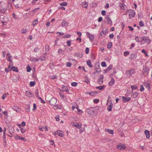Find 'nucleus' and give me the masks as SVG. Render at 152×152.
Segmentation results:
<instances>
[{"mask_svg":"<svg viewBox=\"0 0 152 152\" xmlns=\"http://www.w3.org/2000/svg\"><path fill=\"white\" fill-rule=\"evenodd\" d=\"M12 79L13 81L15 82H16L19 80L18 77L16 76L13 77Z\"/></svg>","mask_w":152,"mask_h":152,"instance_id":"nucleus-7","label":"nucleus"},{"mask_svg":"<svg viewBox=\"0 0 152 152\" xmlns=\"http://www.w3.org/2000/svg\"><path fill=\"white\" fill-rule=\"evenodd\" d=\"M145 132L146 137L148 138H149L150 136L149 132L148 130H146Z\"/></svg>","mask_w":152,"mask_h":152,"instance_id":"nucleus-9","label":"nucleus"},{"mask_svg":"<svg viewBox=\"0 0 152 152\" xmlns=\"http://www.w3.org/2000/svg\"><path fill=\"white\" fill-rule=\"evenodd\" d=\"M67 4V3H66V2H64L61 3L60 4V6H66Z\"/></svg>","mask_w":152,"mask_h":152,"instance_id":"nucleus-21","label":"nucleus"},{"mask_svg":"<svg viewBox=\"0 0 152 152\" xmlns=\"http://www.w3.org/2000/svg\"><path fill=\"white\" fill-rule=\"evenodd\" d=\"M45 48L46 49H47V50H49V46L46 45L45 46Z\"/></svg>","mask_w":152,"mask_h":152,"instance_id":"nucleus-54","label":"nucleus"},{"mask_svg":"<svg viewBox=\"0 0 152 152\" xmlns=\"http://www.w3.org/2000/svg\"><path fill=\"white\" fill-rule=\"evenodd\" d=\"M18 125L19 126V127L20 129V130L21 131V132L22 133H24L25 132V129H23V128H21V124H18Z\"/></svg>","mask_w":152,"mask_h":152,"instance_id":"nucleus-14","label":"nucleus"},{"mask_svg":"<svg viewBox=\"0 0 152 152\" xmlns=\"http://www.w3.org/2000/svg\"><path fill=\"white\" fill-rule=\"evenodd\" d=\"M50 22H47L46 23V25L47 26H50Z\"/></svg>","mask_w":152,"mask_h":152,"instance_id":"nucleus-61","label":"nucleus"},{"mask_svg":"<svg viewBox=\"0 0 152 152\" xmlns=\"http://www.w3.org/2000/svg\"><path fill=\"white\" fill-rule=\"evenodd\" d=\"M12 15L13 18H14L15 19H18V18L14 13H12Z\"/></svg>","mask_w":152,"mask_h":152,"instance_id":"nucleus-24","label":"nucleus"},{"mask_svg":"<svg viewBox=\"0 0 152 152\" xmlns=\"http://www.w3.org/2000/svg\"><path fill=\"white\" fill-rule=\"evenodd\" d=\"M4 129L3 131V135H5V133L6 132V128H4Z\"/></svg>","mask_w":152,"mask_h":152,"instance_id":"nucleus-49","label":"nucleus"},{"mask_svg":"<svg viewBox=\"0 0 152 152\" xmlns=\"http://www.w3.org/2000/svg\"><path fill=\"white\" fill-rule=\"evenodd\" d=\"M15 7L16 8H19V6L18 4H17L16 5H15Z\"/></svg>","mask_w":152,"mask_h":152,"instance_id":"nucleus-64","label":"nucleus"},{"mask_svg":"<svg viewBox=\"0 0 152 152\" xmlns=\"http://www.w3.org/2000/svg\"><path fill=\"white\" fill-rule=\"evenodd\" d=\"M108 132L109 133H110L111 134H113V131L111 129H108Z\"/></svg>","mask_w":152,"mask_h":152,"instance_id":"nucleus-29","label":"nucleus"},{"mask_svg":"<svg viewBox=\"0 0 152 152\" xmlns=\"http://www.w3.org/2000/svg\"><path fill=\"white\" fill-rule=\"evenodd\" d=\"M20 136H18V135H17L15 136V139L16 140H19L20 139Z\"/></svg>","mask_w":152,"mask_h":152,"instance_id":"nucleus-35","label":"nucleus"},{"mask_svg":"<svg viewBox=\"0 0 152 152\" xmlns=\"http://www.w3.org/2000/svg\"><path fill=\"white\" fill-rule=\"evenodd\" d=\"M0 12L3 13V14H4L5 13V12L6 11V10L5 9H1L0 10Z\"/></svg>","mask_w":152,"mask_h":152,"instance_id":"nucleus-23","label":"nucleus"},{"mask_svg":"<svg viewBox=\"0 0 152 152\" xmlns=\"http://www.w3.org/2000/svg\"><path fill=\"white\" fill-rule=\"evenodd\" d=\"M37 108L36 105L35 104H34V108L33 109L35 110Z\"/></svg>","mask_w":152,"mask_h":152,"instance_id":"nucleus-52","label":"nucleus"},{"mask_svg":"<svg viewBox=\"0 0 152 152\" xmlns=\"http://www.w3.org/2000/svg\"><path fill=\"white\" fill-rule=\"evenodd\" d=\"M77 34L79 35L80 37L81 36V34L80 32H77Z\"/></svg>","mask_w":152,"mask_h":152,"instance_id":"nucleus-60","label":"nucleus"},{"mask_svg":"<svg viewBox=\"0 0 152 152\" xmlns=\"http://www.w3.org/2000/svg\"><path fill=\"white\" fill-rule=\"evenodd\" d=\"M7 7L9 8V10H11L12 9V4L11 3H9L7 4Z\"/></svg>","mask_w":152,"mask_h":152,"instance_id":"nucleus-16","label":"nucleus"},{"mask_svg":"<svg viewBox=\"0 0 152 152\" xmlns=\"http://www.w3.org/2000/svg\"><path fill=\"white\" fill-rule=\"evenodd\" d=\"M11 68H10V65H9L8 67L7 68H6L5 69V71L6 72H9L10 71H11Z\"/></svg>","mask_w":152,"mask_h":152,"instance_id":"nucleus-12","label":"nucleus"},{"mask_svg":"<svg viewBox=\"0 0 152 152\" xmlns=\"http://www.w3.org/2000/svg\"><path fill=\"white\" fill-rule=\"evenodd\" d=\"M59 118V115H57L55 117V118L57 121H58L60 120Z\"/></svg>","mask_w":152,"mask_h":152,"instance_id":"nucleus-28","label":"nucleus"},{"mask_svg":"<svg viewBox=\"0 0 152 152\" xmlns=\"http://www.w3.org/2000/svg\"><path fill=\"white\" fill-rule=\"evenodd\" d=\"M103 75H101L99 79V84H101L103 82Z\"/></svg>","mask_w":152,"mask_h":152,"instance_id":"nucleus-5","label":"nucleus"},{"mask_svg":"<svg viewBox=\"0 0 152 152\" xmlns=\"http://www.w3.org/2000/svg\"><path fill=\"white\" fill-rule=\"evenodd\" d=\"M7 21H6L5 20H4V21H1V23H2V24H3V26H4L5 25V23H7Z\"/></svg>","mask_w":152,"mask_h":152,"instance_id":"nucleus-39","label":"nucleus"},{"mask_svg":"<svg viewBox=\"0 0 152 152\" xmlns=\"http://www.w3.org/2000/svg\"><path fill=\"white\" fill-rule=\"evenodd\" d=\"M62 90L63 91H64L66 92L69 91V90L67 88V87L65 86H63L62 87Z\"/></svg>","mask_w":152,"mask_h":152,"instance_id":"nucleus-10","label":"nucleus"},{"mask_svg":"<svg viewBox=\"0 0 152 152\" xmlns=\"http://www.w3.org/2000/svg\"><path fill=\"white\" fill-rule=\"evenodd\" d=\"M71 65V64L70 62H68L66 64V66H70Z\"/></svg>","mask_w":152,"mask_h":152,"instance_id":"nucleus-43","label":"nucleus"},{"mask_svg":"<svg viewBox=\"0 0 152 152\" xmlns=\"http://www.w3.org/2000/svg\"><path fill=\"white\" fill-rule=\"evenodd\" d=\"M70 35L68 34V35H66L64 36V38H68L70 37Z\"/></svg>","mask_w":152,"mask_h":152,"instance_id":"nucleus-36","label":"nucleus"},{"mask_svg":"<svg viewBox=\"0 0 152 152\" xmlns=\"http://www.w3.org/2000/svg\"><path fill=\"white\" fill-rule=\"evenodd\" d=\"M99 100L98 99H94V103H97L99 102Z\"/></svg>","mask_w":152,"mask_h":152,"instance_id":"nucleus-31","label":"nucleus"},{"mask_svg":"<svg viewBox=\"0 0 152 152\" xmlns=\"http://www.w3.org/2000/svg\"><path fill=\"white\" fill-rule=\"evenodd\" d=\"M129 54V52L128 51H125L124 52V54L125 56H126Z\"/></svg>","mask_w":152,"mask_h":152,"instance_id":"nucleus-33","label":"nucleus"},{"mask_svg":"<svg viewBox=\"0 0 152 152\" xmlns=\"http://www.w3.org/2000/svg\"><path fill=\"white\" fill-rule=\"evenodd\" d=\"M142 52L145 54H146V51L144 49L142 50Z\"/></svg>","mask_w":152,"mask_h":152,"instance_id":"nucleus-57","label":"nucleus"},{"mask_svg":"<svg viewBox=\"0 0 152 152\" xmlns=\"http://www.w3.org/2000/svg\"><path fill=\"white\" fill-rule=\"evenodd\" d=\"M139 25L141 26H144V24L143 23V22L142 21H140V22Z\"/></svg>","mask_w":152,"mask_h":152,"instance_id":"nucleus-37","label":"nucleus"},{"mask_svg":"<svg viewBox=\"0 0 152 152\" xmlns=\"http://www.w3.org/2000/svg\"><path fill=\"white\" fill-rule=\"evenodd\" d=\"M6 137L5 136V135H3V140H6Z\"/></svg>","mask_w":152,"mask_h":152,"instance_id":"nucleus-56","label":"nucleus"},{"mask_svg":"<svg viewBox=\"0 0 152 152\" xmlns=\"http://www.w3.org/2000/svg\"><path fill=\"white\" fill-rule=\"evenodd\" d=\"M108 7H109V4H107L106 5V6H105V8H108Z\"/></svg>","mask_w":152,"mask_h":152,"instance_id":"nucleus-62","label":"nucleus"},{"mask_svg":"<svg viewBox=\"0 0 152 152\" xmlns=\"http://www.w3.org/2000/svg\"><path fill=\"white\" fill-rule=\"evenodd\" d=\"M0 17L2 19H3V20H4V19H5V17H4V16H3V15H1L0 16Z\"/></svg>","mask_w":152,"mask_h":152,"instance_id":"nucleus-48","label":"nucleus"},{"mask_svg":"<svg viewBox=\"0 0 152 152\" xmlns=\"http://www.w3.org/2000/svg\"><path fill=\"white\" fill-rule=\"evenodd\" d=\"M112 46V44L111 42H109L107 45V48L109 49Z\"/></svg>","mask_w":152,"mask_h":152,"instance_id":"nucleus-18","label":"nucleus"},{"mask_svg":"<svg viewBox=\"0 0 152 152\" xmlns=\"http://www.w3.org/2000/svg\"><path fill=\"white\" fill-rule=\"evenodd\" d=\"M104 88V86L103 85L102 86H98L96 87L97 89H99V90H101Z\"/></svg>","mask_w":152,"mask_h":152,"instance_id":"nucleus-15","label":"nucleus"},{"mask_svg":"<svg viewBox=\"0 0 152 152\" xmlns=\"http://www.w3.org/2000/svg\"><path fill=\"white\" fill-rule=\"evenodd\" d=\"M14 129L13 128H12L10 129L9 132L11 135H12V134L14 133Z\"/></svg>","mask_w":152,"mask_h":152,"instance_id":"nucleus-13","label":"nucleus"},{"mask_svg":"<svg viewBox=\"0 0 152 152\" xmlns=\"http://www.w3.org/2000/svg\"><path fill=\"white\" fill-rule=\"evenodd\" d=\"M87 64L88 65L91 67H92V65L91 64V61L90 60H88V61H87Z\"/></svg>","mask_w":152,"mask_h":152,"instance_id":"nucleus-19","label":"nucleus"},{"mask_svg":"<svg viewBox=\"0 0 152 152\" xmlns=\"http://www.w3.org/2000/svg\"><path fill=\"white\" fill-rule=\"evenodd\" d=\"M23 17L25 19H27L28 17V14L27 13H25L23 14Z\"/></svg>","mask_w":152,"mask_h":152,"instance_id":"nucleus-17","label":"nucleus"},{"mask_svg":"<svg viewBox=\"0 0 152 152\" xmlns=\"http://www.w3.org/2000/svg\"><path fill=\"white\" fill-rule=\"evenodd\" d=\"M49 102L50 104L53 105L56 103L57 100L56 99L54 98H52L50 99Z\"/></svg>","mask_w":152,"mask_h":152,"instance_id":"nucleus-3","label":"nucleus"},{"mask_svg":"<svg viewBox=\"0 0 152 152\" xmlns=\"http://www.w3.org/2000/svg\"><path fill=\"white\" fill-rule=\"evenodd\" d=\"M35 82L34 81L31 82L30 83V85L31 86H34L35 84Z\"/></svg>","mask_w":152,"mask_h":152,"instance_id":"nucleus-20","label":"nucleus"},{"mask_svg":"<svg viewBox=\"0 0 152 152\" xmlns=\"http://www.w3.org/2000/svg\"><path fill=\"white\" fill-rule=\"evenodd\" d=\"M131 88L132 89H136L137 88L136 86H132Z\"/></svg>","mask_w":152,"mask_h":152,"instance_id":"nucleus-47","label":"nucleus"},{"mask_svg":"<svg viewBox=\"0 0 152 152\" xmlns=\"http://www.w3.org/2000/svg\"><path fill=\"white\" fill-rule=\"evenodd\" d=\"M129 28L130 29V30L131 31H132L133 30V28L132 27H131V26H129Z\"/></svg>","mask_w":152,"mask_h":152,"instance_id":"nucleus-55","label":"nucleus"},{"mask_svg":"<svg viewBox=\"0 0 152 152\" xmlns=\"http://www.w3.org/2000/svg\"><path fill=\"white\" fill-rule=\"evenodd\" d=\"M89 49L88 48H86V54H88L89 53Z\"/></svg>","mask_w":152,"mask_h":152,"instance_id":"nucleus-41","label":"nucleus"},{"mask_svg":"<svg viewBox=\"0 0 152 152\" xmlns=\"http://www.w3.org/2000/svg\"><path fill=\"white\" fill-rule=\"evenodd\" d=\"M101 65L103 67L106 66V64L104 62H102L101 63Z\"/></svg>","mask_w":152,"mask_h":152,"instance_id":"nucleus-26","label":"nucleus"},{"mask_svg":"<svg viewBox=\"0 0 152 152\" xmlns=\"http://www.w3.org/2000/svg\"><path fill=\"white\" fill-rule=\"evenodd\" d=\"M71 85L73 86H76L77 85V83L76 82H73L71 83Z\"/></svg>","mask_w":152,"mask_h":152,"instance_id":"nucleus-25","label":"nucleus"},{"mask_svg":"<svg viewBox=\"0 0 152 152\" xmlns=\"http://www.w3.org/2000/svg\"><path fill=\"white\" fill-rule=\"evenodd\" d=\"M11 70H12L13 71H15L16 72H18V70L17 68L14 66H12V67Z\"/></svg>","mask_w":152,"mask_h":152,"instance_id":"nucleus-8","label":"nucleus"},{"mask_svg":"<svg viewBox=\"0 0 152 152\" xmlns=\"http://www.w3.org/2000/svg\"><path fill=\"white\" fill-rule=\"evenodd\" d=\"M26 124L24 121H23L22 122L21 124V126L22 125L23 126H24Z\"/></svg>","mask_w":152,"mask_h":152,"instance_id":"nucleus-46","label":"nucleus"},{"mask_svg":"<svg viewBox=\"0 0 152 152\" xmlns=\"http://www.w3.org/2000/svg\"><path fill=\"white\" fill-rule=\"evenodd\" d=\"M102 18L101 17H99V18H98V21L99 22H101V21H102Z\"/></svg>","mask_w":152,"mask_h":152,"instance_id":"nucleus-44","label":"nucleus"},{"mask_svg":"<svg viewBox=\"0 0 152 152\" xmlns=\"http://www.w3.org/2000/svg\"><path fill=\"white\" fill-rule=\"evenodd\" d=\"M67 43L68 46H70L71 45V42L69 41H68L67 42Z\"/></svg>","mask_w":152,"mask_h":152,"instance_id":"nucleus-45","label":"nucleus"},{"mask_svg":"<svg viewBox=\"0 0 152 152\" xmlns=\"http://www.w3.org/2000/svg\"><path fill=\"white\" fill-rule=\"evenodd\" d=\"M59 136L62 137L63 136V134L62 133H60L59 134H57Z\"/></svg>","mask_w":152,"mask_h":152,"instance_id":"nucleus-50","label":"nucleus"},{"mask_svg":"<svg viewBox=\"0 0 152 152\" xmlns=\"http://www.w3.org/2000/svg\"><path fill=\"white\" fill-rule=\"evenodd\" d=\"M144 89V88L142 85H141V87L140 88V91H143Z\"/></svg>","mask_w":152,"mask_h":152,"instance_id":"nucleus-42","label":"nucleus"},{"mask_svg":"<svg viewBox=\"0 0 152 152\" xmlns=\"http://www.w3.org/2000/svg\"><path fill=\"white\" fill-rule=\"evenodd\" d=\"M6 94H3V96L2 97V98L3 99H4L6 97Z\"/></svg>","mask_w":152,"mask_h":152,"instance_id":"nucleus-38","label":"nucleus"},{"mask_svg":"<svg viewBox=\"0 0 152 152\" xmlns=\"http://www.w3.org/2000/svg\"><path fill=\"white\" fill-rule=\"evenodd\" d=\"M125 146L124 145H123L122 144H120L117 146V148L121 150H124L125 148Z\"/></svg>","mask_w":152,"mask_h":152,"instance_id":"nucleus-4","label":"nucleus"},{"mask_svg":"<svg viewBox=\"0 0 152 152\" xmlns=\"http://www.w3.org/2000/svg\"><path fill=\"white\" fill-rule=\"evenodd\" d=\"M60 9L63 10H65V8L64 7H61L59 8Z\"/></svg>","mask_w":152,"mask_h":152,"instance_id":"nucleus-53","label":"nucleus"},{"mask_svg":"<svg viewBox=\"0 0 152 152\" xmlns=\"http://www.w3.org/2000/svg\"><path fill=\"white\" fill-rule=\"evenodd\" d=\"M122 99L125 102L129 101L130 99V98L129 97L126 98L124 96H123L122 97Z\"/></svg>","mask_w":152,"mask_h":152,"instance_id":"nucleus-11","label":"nucleus"},{"mask_svg":"<svg viewBox=\"0 0 152 152\" xmlns=\"http://www.w3.org/2000/svg\"><path fill=\"white\" fill-rule=\"evenodd\" d=\"M12 57V56H9L7 58V60L8 61H10L11 62H12V61L11 59V58Z\"/></svg>","mask_w":152,"mask_h":152,"instance_id":"nucleus-27","label":"nucleus"},{"mask_svg":"<svg viewBox=\"0 0 152 152\" xmlns=\"http://www.w3.org/2000/svg\"><path fill=\"white\" fill-rule=\"evenodd\" d=\"M61 106L60 105H55L53 109L55 110H58L60 109L61 108Z\"/></svg>","mask_w":152,"mask_h":152,"instance_id":"nucleus-6","label":"nucleus"},{"mask_svg":"<svg viewBox=\"0 0 152 152\" xmlns=\"http://www.w3.org/2000/svg\"><path fill=\"white\" fill-rule=\"evenodd\" d=\"M119 5L120 7L121 8V9L124 10L125 9L124 6L123 4H120Z\"/></svg>","mask_w":152,"mask_h":152,"instance_id":"nucleus-22","label":"nucleus"},{"mask_svg":"<svg viewBox=\"0 0 152 152\" xmlns=\"http://www.w3.org/2000/svg\"><path fill=\"white\" fill-rule=\"evenodd\" d=\"M3 113H4V115H7V111H5L4 112H3Z\"/></svg>","mask_w":152,"mask_h":152,"instance_id":"nucleus-63","label":"nucleus"},{"mask_svg":"<svg viewBox=\"0 0 152 152\" xmlns=\"http://www.w3.org/2000/svg\"><path fill=\"white\" fill-rule=\"evenodd\" d=\"M27 30L25 29H23L22 30V33L23 34H24V33H26V32H27Z\"/></svg>","mask_w":152,"mask_h":152,"instance_id":"nucleus-30","label":"nucleus"},{"mask_svg":"<svg viewBox=\"0 0 152 152\" xmlns=\"http://www.w3.org/2000/svg\"><path fill=\"white\" fill-rule=\"evenodd\" d=\"M26 68L27 72H28V64L27 65Z\"/></svg>","mask_w":152,"mask_h":152,"instance_id":"nucleus-59","label":"nucleus"},{"mask_svg":"<svg viewBox=\"0 0 152 152\" xmlns=\"http://www.w3.org/2000/svg\"><path fill=\"white\" fill-rule=\"evenodd\" d=\"M82 124L80 123H76L74 124L73 126L76 127L77 128H79L80 132L82 133L85 130V128L86 127V126L85 125H84L83 126L81 127Z\"/></svg>","mask_w":152,"mask_h":152,"instance_id":"nucleus-1","label":"nucleus"},{"mask_svg":"<svg viewBox=\"0 0 152 152\" xmlns=\"http://www.w3.org/2000/svg\"><path fill=\"white\" fill-rule=\"evenodd\" d=\"M54 144V141H53V140L50 141V142L49 143V145H53Z\"/></svg>","mask_w":152,"mask_h":152,"instance_id":"nucleus-40","label":"nucleus"},{"mask_svg":"<svg viewBox=\"0 0 152 152\" xmlns=\"http://www.w3.org/2000/svg\"><path fill=\"white\" fill-rule=\"evenodd\" d=\"M20 139H21V140H23V141H26V139L24 137H21L20 138Z\"/></svg>","mask_w":152,"mask_h":152,"instance_id":"nucleus-58","label":"nucleus"},{"mask_svg":"<svg viewBox=\"0 0 152 152\" xmlns=\"http://www.w3.org/2000/svg\"><path fill=\"white\" fill-rule=\"evenodd\" d=\"M129 16L130 18H132L135 15V12L133 10H129Z\"/></svg>","mask_w":152,"mask_h":152,"instance_id":"nucleus-2","label":"nucleus"},{"mask_svg":"<svg viewBox=\"0 0 152 152\" xmlns=\"http://www.w3.org/2000/svg\"><path fill=\"white\" fill-rule=\"evenodd\" d=\"M101 13L103 15H105L106 11L104 10H102L101 12Z\"/></svg>","mask_w":152,"mask_h":152,"instance_id":"nucleus-32","label":"nucleus"},{"mask_svg":"<svg viewBox=\"0 0 152 152\" xmlns=\"http://www.w3.org/2000/svg\"><path fill=\"white\" fill-rule=\"evenodd\" d=\"M57 34L59 36H61V35H64V34L63 33H61V32H58L57 33Z\"/></svg>","mask_w":152,"mask_h":152,"instance_id":"nucleus-34","label":"nucleus"},{"mask_svg":"<svg viewBox=\"0 0 152 152\" xmlns=\"http://www.w3.org/2000/svg\"><path fill=\"white\" fill-rule=\"evenodd\" d=\"M109 37L110 38H112L114 37V35L113 34H111L110 35Z\"/></svg>","mask_w":152,"mask_h":152,"instance_id":"nucleus-51","label":"nucleus"}]
</instances>
